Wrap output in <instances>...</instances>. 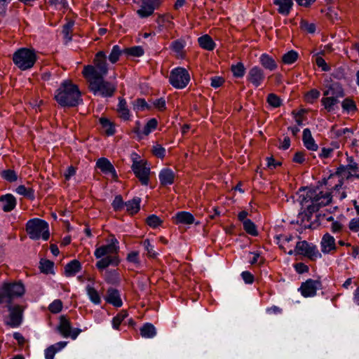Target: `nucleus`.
Wrapping results in <instances>:
<instances>
[{
  "instance_id": "48",
  "label": "nucleus",
  "mask_w": 359,
  "mask_h": 359,
  "mask_svg": "<svg viewBox=\"0 0 359 359\" xmlns=\"http://www.w3.org/2000/svg\"><path fill=\"white\" fill-rule=\"evenodd\" d=\"M123 53V50H122L119 46L115 45L112 47L111 53L109 55V60L111 63L114 64L118 60L121 55Z\"/></svg>"
},
{
  "instance_id": "6",
  "label": "nucleus",
  "mask_w": 359,
  "mask_h": 359,
  "mask_svg": "<svg viewBox=\"0 0 359 359\" xmlns=\"http://www.w3.org/2000/svg\"><path fill=\"white\" fill-rule=\"evenodd\" d=\"M26 231L32 240L36 241L42 238L43 241H47L50 237L48 222L39 218L31 219L27 222Z\"/></svg>"
},
{
  "instance_id": "9",
  "label": "nucleus",
  "mask_w": 359,
  "mask_h": 359,
  "mask_svg": "<svg viewBox=\"0 0 359 359\" xmlns=\"http://www.w3.org/2000/svg\"><path fill=\"white\" fill-rule=\"evenodd\" d=\"M306 197L310 200V208L312 211L318 212L320 208L330 205L332 201V193L326 191H309Z\"/></svg>"
},
{
  "instance_id": "17",
  "label": "nucleus",
  "mask_w": 359,
  "mask_h": 359,
  "mask_svg": "<svg viewBox=\"0 0 359 359\" xmlns=\"http://www.w3.org/2000/svg\"><path fill=\"white\" fill-rule=\"evenodd\" d=\"M340 180L334 179L331 180L330 182V176L327 179H324V184L328 187L330 192L332 193V198L335 197L339 201H342L345 198H346V191L343 188V185L344 182L342 181V183L339 186Z\"/></svg>"
},
{
  "instance_id": "31",
  "label": "nucleus",
  "mask_w": 359,
  "mask_h": 359,
  "mask_svg": "<svg viewBox=\"0 0 359 359\" xmlns=\"http://www.w3.org/2000/svg\"><path fill=\"white\" fill-rule=\"evenodd\" d=\"M302 141L308 150L316 151L318 149V146L312 137L310 129L305 128L303 130Z\"/></svg>"
},
{
  "instance_id": "38",
  "label": "nucleus",
  "mask_w": 359,
  "mask_h": 359,
  "mask_svg": "<svg viewBox=\"0 0 359 359\" xmlns=\"http://www.w3.org/2000/svg\"><path fill=\"white\" fill-rule=\"evenodd\" d=\"M15 192L32 201L35 198L34 190L31 187H26L25 185H19L15 189Z\"/></svg>"
},
{
  "instance_id": "1",
  "label": "nucleus",
  "mask_w": 359,
  "mask_h": 359,
  "mask_svg": "<svg viewBox=\"0 0 359 359\" xmlns=\"http://www.w3.org/2000/svg\"><path fill=\"white\" fill-rule=\"evenodd\" d=\"M109 237V243L97 247L94 252L95 257L100 259L95 264L100 271H102L111 265L116 266L120 263L119 242L114 235H110Z\"/></svg>"
},
{
  "instance_id": "59",
  "label": "nucleus",
  "mask_w": 359,
  "mask_h": 359,
  "mask_svg": "<svg viewBox=\"0 0 359 359\" xmlns=\"http://www.w3.org/2000/svg\"><path fill=\"white\" fill-rule=\"evenodd\" d=\"M152 152L154 156L160 158H163L165 156V149L161 144L154 145Z\"/></svg>"
},
{
  "instance_id": "64",
  "label": "nucleus",
  "mask_w": 359,
  "mask_h": 359,
  "mask_svg": "<svg viewBox=\"0 0 359 359\" xmlns=\"http://www.w3.org/2000/svg\"><path fill=\"white\" fill-rule=\"evenodd\" d=\"M294 268L297 273L299 274H302L307 273L309 270V268L304 263L299 262L294 265Z\"/></svg>"
},
{
  "instance_id": "19",
  "label": "nucleus",
  "mask_w": 359,
  "mask_h": 359,
  "mask_svg": "<svg viewBox=\"0 0 359 359\" xmlns=\"http://www.w3.org/2000/svg\"><path fill=\"white\" fill-rule=\"evenodd\" d=\"M295 252L298 255L313 259L318 253L316 246L309 244L306 241H299L296 244Z\"/></svg>"
},
{
  "instance_id": "25",
  "label": "nucleus",
  "mask_w": 359,
  "mask_h": 359,
  "mask_svg": "<svg viewBox=\"0 0 359 359\" xmlns=\"http://www.w3.org/2000/svg\"><path fill=\"white\" fill-rule=\"evenodd\" d=\"M104 299L107 303L115 307H121L123 305L119 291L116 288L109 287Z\"/></svg>"
},
{
  "instance_id": "53",
  "label": "nucleus",
  "mask_w": 359,
  "mask_h": 359,
  "mask_svg": "<svg viewBox=\"0 0 359 359\" xmlns=\"http://www.w3.org/2000/svg\"><path fill=\"white\" fill-rule=\"evenodd\" d=\"M63 308V303L60 299H55L48 306V310L50 313L56 314L60 313Z\"/></svg>"
},
{
  "instance_id": "7",
  "label": "nucleus",
  "mask_w": 359,
  "mask_h": 359,
  "mask_svg": "<svg viewBox=\"0 0 359 359\" xmlns=\"http://www.w3.org/2000/svg\"><path fill=\"white\" fill-rule=\"evenodd\" d=\"M104 77L88 81V88L95 95L102 97H111L116 91V85L104 80Z\"/></svg>"
},
{
  "instance_id": "47",
  "label": "nucleus",
  "mask_w": 359,
  "mask_h": 359,
  "mask_svg": "<svg viewBox=\"0 0 359 359\" xmlns=\"http://www.w3.org/2000/svg\"><path fill=\"white\" fill-rule=\"evenodd\" d=\"M243 229L245 232L251 236H256L258 235V231L255 223L251 220H245L243 223Z\"/></svg>"
},
{
  "instance_id": "39",
  "label": "nucleus",
  "mask_w": 359,
  "mask_h": 359,
  "mask_svg": "<svg viewBox=\"0 0 359 359\" xmlns=\"http://www.w3.org/2000/svg\"><path fill=\"white\" fill-rule=\"evenodd\" d=\"M298 57V53L296 50H291L282 55L281 61L284 65H289L294 63Z\"/></svg>"
},
{
  "instance_id": "40",
  "label": "nucleus",
  "mask_w": 359,
  "mask_h": 359,
  "mask_svg": "<svg viewBox=\"0 0 359 359\" xmlns=\"http://www.w3.org/2000/svg\"><path fill=\"white\" fill-rule=\"evenodd\" d=\"M128 316V313L126 310H121L112 319V327L114 330H119L121 324L123 320Z\"/></svg>"
},
{
  "instance_id": "21",
  "label": "nucleus",
  "mask_w": 359,
  "mask_h": 359,
  "mask_svg": "<svg viewBox=\"0 0 359 359\" xmlns=\"http://www.w3.org/2000/svg\"><path fill=\"white\" fill-rule=\"evenodd\" d=\"M96 167L104 174L111 175L113 179L116 180L118 178L116 170L108 158L104 157L98 158L96 161Z\"/></svg>"
},
{
  "instance_id": "15",
  "label": "nucleus",
  "mask_w": 359,
  "mask_h": 359,
  "mask_svg": "<svg viewBox=\"0 0 359 359\" xmlns=\"http://www.w3.org/2000/svg\"><path fill=\"white\" fill-rule=\"evenodd\" d=\"M134 3L140 4L136 13L140 18H146L152 15L156 9L161 4V0H134Z\"/></svg>"
},
{
  "instance_id": "62",
  "label": "nucleus",
  "mask_w": 359,
  "mask_h": 359,
  "mask_svg": "<svg viewBox=\"0 0 359 359\" xmlns=\"http://www.w3.org/2000/svg\"><path fill=\"white\" fill-rule=\"evenodd\" d=\"M301 28L308 33L313 34L316 31V25L313 23H309L306 21L301 22Z\"/></svg>"
},
{
  "instance_id": "58",
  "label": "nucleus",
  "mask_w": 359,
  "mask_h": 359,
  "mask_svg": "<svg viewBox=\"0 0 359 359\" xmlns=\"http://www.w3.org/2000/svg\"><path fill=\"white\" fill-rule=\"evenodd\" d=\"M161 222H162L160 218L155 215L149 216L146 219V223L147 225L152 228L158 227L161 225Z\"/></svg>"
},
{
  "instance_id": "32",
  "label": "nucleus",
  "mask_w": 359,
  "mask_h": 359,
  "mask_svg": "<svg viewBox=\"0 0 359 359\" xmlns=\"http://www.w3.org/2000/svg\"><path fill=\"white\" fill-rule=\"evenodd\" d=\"M82 269L81 262L77 259H73L65 266L64 274L66 277L74 276Z\"/></svg>"
},
{
  "instance_id": "12",
  "label": "nucleus",
  "mask_w": 359,
  "mask_h": 359,
  "mask_svg": "<svg viewBox=\"0 0 359 359\" xmlns=\"http://www.w3.org/2000/svg\"><path fill=\"white\" fill-rule=\"evenodd\" d=\"M131 169L135 176L139 180L142 185L147 186L149 184L150 168L146 161L134 159L133 161Z\"/></svg>"
},
{
  "instance_id": "43",
  "label": "nucleus",
  "mask_w": 359,
  "mask_h": 359,
  "mask_svg": "<svg viewBox=\"0 0 359 359\" xmlns=\"http://www.w3.org/2000/svg\"><path fill=\"white\" fill-rule=\"evenodd\" d=\"M100 123L105 129L107 135H113L115 132V127L114 124L107 118L102 117L100 118Z\"/></svg>"
},
{
  "instance_id": "52",
  "label": "nucleus",
  "mask_w": 359,
  "mask_h": 359,
  "mask_svg": "<svg viewBox=\"0 0 359 359\" xmlns=\"http://www.w3.org/2000/svg\"><path fill=\"white\" fill-rule=\"evenodd\" d=\"M126 261L133 264L135 267L140 266V252L139 251H131L128 253Z\"/></svg>"
},
{
  "instance_id": "4",
  "label": "nucleus",
  "mask_w": 359,
  "mask_h": 359,
  "mask_svg": "<svg viewBox=\"0 0 359 359\" xmlns=\"http://www.w3.org/2000/svg\"><path fill=\"white\" fill-rule=\"evenodd\" d=\"M36 50L32 48H20L12 56L13 64L21 71L31 69L37 61Z\"/></svg>"
},
{
  "instance_id": "16",
  "label": "nucleus",
  "mask_w": 359,
  "mask_h": 359,
  "mask_svg": "<svg viewBox=\"0 0 359 359\" xmlns=\"http://www.w3.org/2000/svg\"><path fill=\"white\" fill-rule=\"evenodd\" d=\"M322 289V283L318 280L311 278L307 279L302 283L301 286L298 289L302 296L305 298L313 297L316 295L317 290Z\"/></svg>"
},
{
  "instance_id": "10",
  "label": "nucleus",
  "mask_w": 359,
  "mask_h": 359,
  "mask_svg": "<svg viewBox=\"0 0 359 359\" xmlns=\"http://www.w3.org/2000/svg\"><path fill=\"white\" fill-rule=\"evenodd\" d=\"M168 79L172 87L183 89L190 81V74L185 68L177 67L171 70Z\"/></svg>"
},
{
  "instance_id": "29",
  "label": "nucleus",
  "mask_w": 359,
  "mask_h": 359,
  "mask_svg": "<svg viewBox=\"0 0 359 359\" xmlns=\"http://www.w3.org/2000/svg\"><path fill=\"white\" fill-rule=\"evenodd\" d=\"M260 65L266 70L273 72L277 69L278 64L275 59L266 53H262L259 58Z\"/></svg>"
},
{
  "instance_id": "41",
  "label": "nucleus",
  "mask_w": 359,
  "mask_h": 359,
  "mask_svg": "<svg viewBox=\"0 0 359 359\" xmlns=\"http://www.w3.org/2000/svg\"><path fill=\"white\" fill-rule=\"evenodd\" d=\"M142 245L147 252V255L149 258H157L158 253L155 251L154 246L151 243L149 239L147 238L142 242Z\"/></svg>"
},
{
  "instance_id": "22",
  "label": "nucleus",
  "mask_w": 359,
  "mask_h": 359,
  "mask_svg": "<svg viewBox=\"0 0 359 359\" xmlns=\"http://www.w3.org/2000/svg\"><path fill=\"white\" fill-rule=\"evenodd\" d=\"M186 41L183 39L174 40L170 45V50L174 53L177 59H184L186 57Z\"/></svg>"
},
{
  "instance_id": "49",
  "label": "nucleus",
  "mask_w": 359,
  "mask_h": 359,
  "mask_svg": "<svg viewBox=\"0 0 359 359\" xmlns=\"http://www.w3.org/2000/svg\"><path fill=\"white\" fill-rule=\"evenodd\" d=\"M123 53L134 57H140L144 55V51L141 46H136L123 49Z\"/></svg>"
},
{
  "instance_id": "42",
  "label": "nucleus",
  "mask_w": 359,
  "mask_h": 359,
  "mask_svg": "<svg viewBox=\"0 0 359 359\" xmlns=\"http://www.w3.org/2000/svg\"><path fill=\"white\" fill-rule=\"evenodd\" d=\"M231 71L236 78H243L245 73V68L243 62H239L236 65H232Z\"/></svg>"
},
{
  "instance_id": "50",
  "label": "nucleus",
  "mask_w": 359,
  "mask_h": 359,
  "mask_svg": "<svg viewBox=\"0 0 359 359\" xmlns=\"http://www.w3.org/2000/svg\"><path fill=\"white\" fill-rule=\"evenodd\" d=\"M158 126V121L156 118H153L149 119L146 125L144 126L142 134L147 136L149 135L153 130H154Z\"/></svg>"
},
{
  "instance_id": "33",
  "label": "nucleus",
  "mask_w": 359,
  "mask_h": 359,
  "mask_svg": "<svg viewBox=\"0 0 359 359\" xmlns=\"http://www.w3.org/2000/svg\"><path fill=\"white\" fill-rule=\"evenodd\" d=\"M67 344V341H59L46 348L44 351L46 359H53L56 353L64 348Z\"/></svg>"
},
{
  "instance_id": "8",
  "label": "nucleus",
  "mask_w": 359,
  "mask_h": 359,
  "mask_svg": "<svg viewBox=\"0 0 359 359\" xmlns=\"http://www.w3.org/2000/svg\"><path fill=\"white\" fill-rule=\"evenodd\" d=\"M321 104L327 112L334 110V106L339 102V99L344 97V89L338 85H332L323 92Z\"/></svg>"
},
{
  "instance_id": "63",
  "label": "nucleus",
  "mask_w": 359,
  "mask_h": 359,
  "mask_svg": "<svg viewBox=\"0 0 359 359\" xmlns=\"http://www.w3.org/2000/svg\"><path fill=\"white\" fill-rule=\"evenodd\" d=\"M154 107L159 111H164L166 109L165 100L164 98H158L153 102Z\"/></svg>"
},
{
  "instance_id": "45",
  "label": "nucleus",
  "mask_w": 359,
  "mask_h": 359,
  "mask_svg": "<svg viewBox=\"0 0 359 359\" xmlns=\"http://www.w3.org/2000/svg\"><path fill=\"white\" fill-rule=\"evenodd\" d=\"M343 110L347 113L355 112L357 111L355 102L351 98L348 97L341 102Z\"/></svg>"
},
{
  "instance_id": "3",
  "label": "nucleus",
  "mask_w": 359,
  "mask_h": 359,
  "mask_svg": "<svg viewBox=\"0 0 359 359\" xmlns=\"http://www.w3.org/2000/svg\"><path fill=\"white\" fill-rule=\"evenodd\" d=\"M108 70L107 55L104 51L101 50L95 54L92 65L83 67L82 74L88 81L106 76L108 74Z\"/></svg>"
},
{
  "instance_id": "13",
  "label": "nucleus",
  "mask_w": 359,
  "mask_h": 359,
  "mask_svg": "<svg viewBox=\"0 0 359 359\" xmlns=\"http://www.w3.org/2000/svg\"><path fill=\"white\" fill-rule=\"evenodd\" d=\"M57 330L63 337H70L73 340L82 332L79 328H72L70 320L65 315L60 316Z\"/></svg>"
},
{
  "instance_id": "14",
  "label": "nucleus",
  "mask_w": 359,
  "mask_h": 359,
  "mask_svg": "<svg viewBox=\"0 0 359 359\" xmlns=\"http://www.w3.org/2000/svg\"><path fill=\"white\" fill-rule=\"evenodd\" d=\"M7 307L9 314L4 318L5 325L12 328L18 327L23 320V307L19 304L14 306L8 304Z\"/></svg>"
},
{
  "instance_id": "34",
  "label": "nucleus",
  "mask_w": 359,
  "mask_h": 359,
  "mask_svg": "<svg viewBox=\"0 0 359 359\" xmlns=\"http://www.w3.org/2000/svg\"><path fill=\"white\" fill-rule=\"evenodd\" d=\"M198 43L201 48L206 50H213L216 46L215 41L208 34H204L198 38Z\"/></svg>"
},
{
  "instance_id": "37",
  "label": "nucleus",
  "mask_w": 359,
  "mask_h": 359,
  "mask_svg": "<svg viewBox=\"0 0 359 359\" xmlns=\"http://www.w3.org/2000/svg\"><path fill=\"white\" fill-rule=\"evenodd\" d=\"M86 290L87 294L92 303L95 305H99L101 304L100 295L94 287L88 285L86 287Z\"/></svg>"
},
{
  "instance_id": "26",
  "label": "nucleus",
  "mask_w": 359,
  "mask_h": 359,
  "mask_svg": "<svg viewBox=\"0 0 359 359\" xmlns=\"http://www.w3.org/2000/svg\"><path fill=\"white\" fill-rule=\"evenodd\" d=\"M335 239L330 233H326L321 240V251L325 254L336 250Z\"/></svg>"
},
{
  "instance_id": "56",
  "label": "nucleus",
  "mask_w": 359,
  "mask_h": 359,
  "mask_svg": "<svg viewBox=\"0 0 359 359\" xmlns=\"http://www.w3.org/2000/svg\"><path fill=\"white\" fill-rule=\"evenodd\" d=\"M111 206L114 211H121L125 207V202L121 195H116L111 203Z\"/></svg>"
},
{
  "instance_id": "60",
  "label": "nucleus",
  "mask_w": 359,
  "mask_h": 359,
  "mask_svg": "<svg viewBox=\"0 0 359 359\" xmlns=\"http://www.w3.org/2000/svg\"><path fill=\"white\" fill-rule=\"evenodd\" d=\"M315 62L318 67L322 69L323 71L327 72L330 70V67L321 56L317 55L315 59Z\"/></svg>"
},
{
  "instance_id": "36",
  "label": "nucleus",
  "mask_w": 359,
  "mask_h": 359,
  "mask_svg": "<svg viewBox=\"0 0 359 359\" xmlns=\"http://www.w3.org/2000/svg\"><path fill=\"white\" fill-rule=\"evenodd\" d=\"M140 331L141 336L144 338H153L156 335L155 327L149 323H144Z\"/></svg>"
},
{
  "instance_id": "27",
  "label": "nucleus",
  "mask_w": 359,
  "mask_h": 359,
  "mask_svg": "<svg viewBox=\"0 0 359 359\" xmlns=\"http://www.w3.org/2000/svg\"><path fill=\"white\" fill-rule=\"evenodd\" d=\"M273 4L278 7V13L283 16L290 13L294 5L292 0H273Z\"/></svg>"
},
{
  "instance_id": "20",
  "label": "nucleus",
  "mask_w": 359,
  "mask_h": 359,
  "mask_svg": "<svg viewBox=\"0 0 359 359\" xmlns=\"http://www.w3.org/2000/svg\"><path fill=\"white\" fill-rule=\"evenodd\" d=\"M309 208L310 205L309 204L306 210L299 212L297 216V222L304 229H314L317 225L314 222H311L313 214L316 212V211H312L311 210H309Z\"/></svg>"
},
{
  "instance_id": "35",
  "label": "nucleus",
  "mask_w": 359,
  "mask_h": 359,
  "mask_svg": "<svg viewBox=\"0 0 359 359\" xmlns=\"http://www.w3.org/2000/svg\"><path fill=\"white\" fill-rule=\"evenodd\" d=\"M140 203L141 198L139 197H135L132 200L125 202L126 212L131 215L137 213L140 209Z\"/></svg>"
},
{
  "instance_id": "2",
  "label": "nucleus",
  "mask_w": 359,
  "mask_h": 359,
  "mask_svg": "<svg viewBox=\"0 0 359 359\" xmlns=\"http://www.w3.org/2000/svg\"><path fill=\"white\" fill-rule=\"evenodd\" d=\"M54 99L62 107H74L82 102L79 86L70 79L62 81L55 92Z\"/></svg>"
},
{
  "instance_id": "23",
  "label": "nucleus",
  "mask_w": 359,
  "mask_h": 359,
  "mask_svg": "<svg viewBox=\"0 0 359 359\" xmlns=\"http://www.w3.org/2000/svg\"><path fill=\"white\" fill-rule=\"evenodd\" d=\"M118 100V103L116 109L118 114V117L124 121H130L131 118V113L126 99L123 97H119Z\"/></svg>"
},
{
  "instance_id": "57",
  "label": "nucleus",
  "mask_w": 359,
  "mask_h": 359,
  "mask_svg": "<svg viewBox=\"0 0 359 359\" xmlns=\"http://www.w3.org/2000/svg\"><path fill=\"white\" fill-rule=\"evenodd\" d=\"M1 177L9 182H13L18 180L16 172L13 170L11 169L3 170L1 172Z\"/></svg>"
},
{
  "instance_id": "44",
  "label": "nucleus",
  "mask_w": 359,
  "mask_h": 359,
  "mask_svg": "<svg viewBox=\"0 0 359 359\" xmlns=\"http://www.w3.org/2000/svg\"><path fill=\"white\" fill-rule=\"evenodd\" d=\"M73 26V22H68L62 27V33L66 43L72 41Z\"/></svg>"
},
{
  "instance_id": "55",
  "label": "nucleus",
  "mask_w": 359,
  "mask_h": 359,
  "mask_svg": "<svg viewBox=\"0 0 359 359\" xmlns=\"http://www.w3.org/2000/svg\"><path fill=\"white\" fill-rule=\"evenodd\" d=\"M149 107L144 98H137L133 103V109L136 111L149 109Z\"/></svg>"
},
{
  "instance_id": "61",
  "label": "nucleus",
  "mask_w": 359,
  "mask_h": 359,
  "mask_svg": "<svg viewBox=\"0 0 359 359\" xmlns=\"http://www.w3.org/2000/svg\"><path fill=\"white\" fill-rule=\"evenodd\" d=\"M348 229L352 232L359 231V217L352 218L348 223Z\"/></svg>"
},
{
  "instance_id": "46",
  "label": "nucleus",
  "mask_w": 359,
  "mask_h": 359,
  "mask_svg": "<svg viewBox=\"0 0 359 359\" xmlns=\"http://www.w3.org/2000/svg\"><path fill=\"white\" fill-rule=\"evenodd\" d=\"M53 266L54 263L48 259H41L40 261L39 269L43 273H53Z\"/></svg>"
},
{
  "instance_id": "5",
  "label": "nucleus",
  "mask_w": 359,
  "mask_h": 359,
  "mask_svg": "<svg viewBox=\"0 0 359 359\" xmlns=\"http://www.w3.org/2000/svg\"><path fill=\"white\" fill-rule=\"evenodd\" d=\"M25 293V287L21 280L4 282L0 286V304H11L15 298L21 297Z\"/></svg>"
},
{
  "instance_id": "18",
  "label": "nucleus",
  "mask_w": 359,
  "mask_h": 359,
  "mask_svg": "<svg viewBox=\"0 0 359 359\" xmlns=\"http://www.w3.org/2000/svg\"><path fill=\"white\" fill-rule=\"evenodd\" d=\"M246 80L255 88L259 87L265 80L264 70L257 65L253 66L248 72Z\"/></svg>"
},
{
  "instance_id": "28",
  "label": "nucleus",
  "mask_w": 359,
  "mask_h": 359,
  "mask_svg": "<svg viewBox=\"0 0 359 359\" xmlns=\"http://www.w3.org/2000/svg\"><path fill=\"white\" fill-rule=\"evenodd\" d=\"M0 203H1L3 211L5 212L12 211L17 204L15 198L11 194L1 196L0 197Z\"/></svg>"
},
{
  "instance_id": "54",
  "label": "nucleus",
  "mask_w": 359,
  "mask_h": 359,
  "mask_svg": "<svg viewBox=\"0 0 359 359\" xmlns=\"http://www.w3.org/2000/svg\"><path fill=\"white\" fill-rule=\"evenodd\" d=\"M266 101L268 104L273 108L279 107L282 104L280 98L274 93H270L268 95Z\"/></svg>"
},
{
  "instance_id": "30",
  "label": "nucleus",
  "mask_w": 359,
  "mask_h": 359,
  "mask_svg": "<svg viewBox=\"0 0 359 359\" xmlns=\"http://www.w3.org/2000/svg\"><path fill=\"white\" fill-rule=\"evenodd\" d=\"M174 223L175 224H187L190 225L195 222V218L194 215L186 211L178 212L173 217Z\"/></svg>"
},
{
  "instance_id": "11",
  "label": "nucleus",
  "mask_w": 359,
  "mask_h": 359,
  "mask_svg": "<svg viewBox=\"0 0 359 359\" xmlns=\"http://www.w3.org/2000/svg\"><path fill=\"white\" fill-rule=\"evenodd\" d=\"M348 164L346 165H340L337 168L334 173L330 175V181L331 180H340L339 186L344 182V180H349L353 177V173L358 171V164L353 161V158H348Z\"/></svg>"
},
{
  "instance_id": "24",
  "label": "nucleus",
  "mask_w": 359,
  "mask_h": 359,
  "mask_svg": "<svg viewBox=\"0 0 359 359\" xmlns=\"http://www.w3.org/2000/svg\"><path fill=\"white\" fill-rule=\"evenodd\" d=\"M158 178L161 186H170L175 182V174L172 170L166 168L160 171Z\"/></svg>"
},
{
  "instance_id": "51",
  "label": "nucleus",
  "mask_w": 359,
  "mask_h": 359,
  "mask_svg": "<svg viewBox=\"0 0 359 359\" xmlns=\"http://www.w3.org/2000/svg\"><path fill=\"white\" fill-rule=\"evenodd\" d=\"M320 95V92L316 88H313L305 93L304 100L306 102L313 104L319 98Z\"/></svg>"
}]
</instances>
